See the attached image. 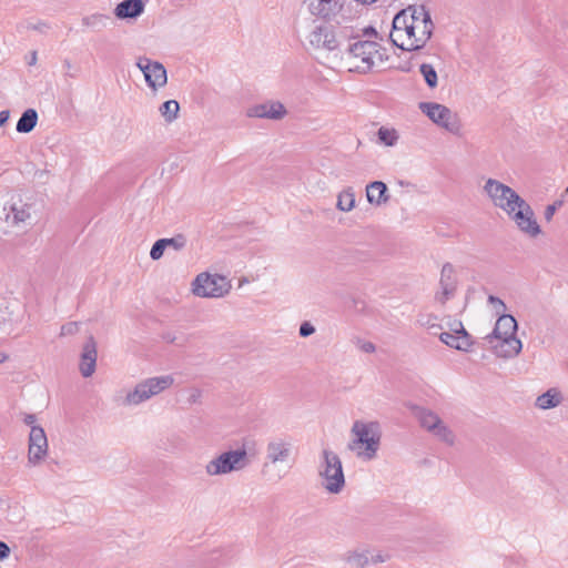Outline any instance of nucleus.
I'll return each instance as SVG.
<instances>
[{"label": "nucleus", "mask_w": 568, "mask_h": 568, "mask_svg": "<svg viewBox=\"0 0 568 568\" xmlns=\"http://www.w3.org/2000/svg\"><path fill=\"white\" fill-rule=\"evenodd\" d=\"M318 479L321 487L329 495H338L345 488L346 479L343 463L336 452L324 447L318 463Z\"/></svg>", "instance_id": "obj_6"}, {"label": "nucleus", "mask_w": 568, "mask_h": 568, "mask_svg": "<svg viewBox=\"0 0 568 568\" xmlns=\"http://www.w3.org/2000/svg\"><path fill=\"white\" fill-rule=\"evenodd\" d=\"M36 200L27 193L12 194L6 205V222L13 227L30 225L34 215Z\"/></svg>", "instance_id": "obj_14"}, {"label": "nucleus", "mask_w": 568, "mask_h": 568, "mask_svg": "<svg viewBox=\"0 0 568 568\" xmlns=\"http://www.w3.org/2000/svg\"><path fill=\"white\" fill-rule=\"evenodd\" d=\"M314 332H315L314 326L308 322L303 323L300 327V335L303 337H307V336L312 335Z\"/></svg>", "instance_id": "obj_35"}, {"label": "nucleus", "mask_w": 568, "mask_h": 568, "mask_svg": "<svg viewBox=\"0 0 568 568\" xmlns=\"http://www.w3.org/2000/svg\"><path fill=\"white\" fill-rule=\"evenodd\" d=\"M420 73L429 88H435L438 82L437 72L432 64L424 63L420 65Z\"/></svg>", "instance_id": "obj_33"}, {"label": "nucleus", "mask_w": 568, "mask_h": 568, "mask_svg": "<svg viewBox=\"0 0 568 568\" xmlns=\"http://www.w3.org/2000/svg\"><path fill=\"white\" fill-rule=\"evenodd\" d=\"M562 402V392L556 387H552L536 397L535 407L539 410H549L559 407Z\"/></svg>", "instance_id": "obj_25"}, {"label": "nucleus", "mask_w": 568, "mask_h": 568, "mask_svg": "<svg viewBox=\"0 0 568 568\" xmlns=\"http://www.w3.org/2000/svg\"><path fill=\"white\" fill-rule=\"evenodd\" d=\"M413 414L418 420L420 427L437 440L447 445H453L455 443V435L453 430L436 413L424 407H414Z\"/></svg>", "instance_id": "obj_16"}, {"label": "nucleus", "mask_w": 568, "mask_h": 568, "mask_svg": "<svg viewBox=\"0 0 568 568\" xmlns=\"http://www.w3.org/2000/svg\"><path fill=\"white\" fill-rule=\"evenodd\" d=\"M382 425L376 419H355L349 428L348 450L362 462L377 458L382 445Z\"/></svg>", "instance_id": "obj_4"}, {"label": "nucleus", "mask_w": 568, "mask_h": 568, "mask_svg": "<svg viewBox=\"0 0 568 568\" xmlns=\"http://www.w3.org/2000/svg\"><path fill=\"white\" fill-rule=\"evenodd\" d=\"M489 302L494 306V308L496 310L497 313L506 314L505 311L507 307L500 298L490 296Z\"/></svg>", "instance_id": "obj_34"}, {"label": "nucleus", "mask_w": 568, "mask_h": 568, "mask_svg": "<svg viewBox=\"0 0 568 568\" xmlns=\"http://www.w3.org/2000/svg\"><path fill=\"white\" fill-rule=\"evenodd\" d=\"M38 122V113L34 109L26 110L17 122L16 130L19 133L31 132Z\"/></svg>", "instance_id": "obj_29"}, {"label": "nucleus", "mask_w": 568, "mask_h": 568, "mask_svg": "<svg viewBox=\"0 0 568 568\" xmlns=\"http://www.w3.org/2000/svg\"><path fill=\"white\" fill-rule=\"evenodd\" d=\"M484 343L497 359L516 358L523 351L516 318L510 314H499L491 331L484 337Z\"/></svg>", "instance_id": "obj_3"}, {"label": "nucleus", "mask_w": 568, "mask_h": 568, "mask_svg": "<svg viewBox=\"0 0 568 568\" xmlns=\"http://www.w3.org/2000/svg\"><path fill=\"white\" fill-rule=\"evenodd\" d=\"M135 65L143 74L148 88L153 93L159 92L168 84V71L161 62L148 57H140Z\"/></svg>", "instance_id": "obj_17"}, {"label": "nucleus", "mask_w": 568, "mask_h": 568, "mask_svg": "<svg viewBox=\"0 0 568 568\" xmlns=\"http://www.w3.org/2000/svg\"><path fill=\"white\" fill-rule=\"evenodd\" d=\"M505 216L513 223L520 234L529 239H538L544 235L542 226L540 225L532 206L526 201V199Z\"/></svg>", "instance_id": "obj_15"}, {"label": "nucleus", "mask_w": 568, "mask_h": 568, "mask_svg": "<svg viewBox=\"0 0 568 568\" xmlns=\"http://www.w3.org/2000/svg\"><path fill=\"white\" fill-rule=\"evenodd\" d=\"M174 244H175V241L173 239L158 240L151 247V251H150L151 260L159 261L163 256L165 250L170 246H174Z\"/></svg>", "instance_id": "obj_31"}, {"label": "nucleus", "mask_w": 568, "mask_h": 568, "mask_svg": "<svg viewBox=\"0 0 568 568\" xmlns=\"http://www.w3.org/2000/svg\"><path fill=\"white\" fill-rule=\"evenodd\" d=\"M367 202L376 207H381L389 201L387 186L382 181H374L366 185Z\"/></svg>", "instance_id": "obj_24"}, {"label": "nucleus", "mask_w": 568, "mask_h": 568, "mask_svg": "<svg viewBox=\"0 0 568 568\" xmlns=\"http://www.w3.org/2000/svg\"><path fill=\"white\" fill-rule=\"evenodd\" d=\"M174 384V377L170 374L153 376L136 384L122 398L121 403L125 406H136L150 398L160 395Z\"/></svg>", "instance_id": "obj_11"}, {"label": "nucleus", "mask_w": 568, "mask_h": 568, "mask_svg": "<svg viewBox=\"0 0 568 568\" xmlns=\"http://www.w3.org/2000/svg\"><path fill=\"white\" fill-rule=\"evenodd\" d=\"M97 343L91 338L84 343L79 358V372L82 377L90 378L93 376L97 369Z\"/></svg>", "instance_id": "obj_22"}, {"label": "nucleus", "mask_w": 568, "mask_h": 568, "mask_svg": "<svg viewBox=\"0 0 568 568\" xmlns=\"http://www.w3.org/2000/svg\"><path fill=\"white\" fill-rule=\"evenodd\" d=\"M78 329V325L75 323H71V324H68V325H64L62 328H61V334L62 335H68V334H72L73 332H75Z\"/></svg>", "instance_id": "obj_38"}, {"label": "nucleus", "mask_w": 568, "mask_h": 568, "mask_svg": "<svg viewBox=\"0 0 568 568\" xmlns=\"http://www.w3.org/2000/svg\"><path fill=\"white\" fill-rule=\"evenodd\" d=\"M248 464L247 452L244 447L221 452L211 458L204 466L209 477H221L240 471Z\"/></svg>", "instance_id": "obj_10"}, {"label": "nucleus", "mask_w": 568, "mask_h": 568, "mask_svg": "<svg viewBox=\"0 0 568 568\" xmlns=\"http://www.w3.org/2000/svg\"><path fill=\"white\" fill-rule=\"evenodd\" d=\"M307 13L320 20H331L342 9L339 0H304Z\"/></svg>", "instance_id": "obj_19"}, {"label": "nucleus", "mask_w": 568, "mask_h": 568, "mask_svg": "<svg viewBox=\"0 0 568 568\" xmlns=\"http://www.w3.org/2000/svg\"><path fill=\"white\" fill-rule=\"evenodd\" d=\"M291 452L290 443L283 439H275L268 443L267 445V458L272 463L285 462L287 460Z\"/></svg>", "instance_id": "obj_27"}, {"label": "nucleus", "mask_w": 568, "mask_h": 568, "mask_svg": "<svg viewBox=\"0 0 568 568\" xmlns=\"http://www.w3.org/2000/svg\"><path fill=\"white\" fill-rule=\"evenodd\" d=\"M483 194L491 207L504 215L525 200L513 186L495 178L485 180Z\"/></svg>", "instance_id": "obj_7"}, {"label": "nucleus", "mask_w": 568, "mask_h": 568, "mask_svg": "<svg viewBox=\"0 0 568 568\" xmlns=\"http://www.w3.org/2000/svg\"><path fill=\"white\" fill-rule=\"evenodd\" d=\"M159 112L165 122L172 123L179 116L180 104L176 100H168L160 105Z\"/></svg>", "instance_id": "obj_30"}, {"label": "nucleus", "mask_w": 568, "mask_h": 568, "mask_svg": "<svg viewBox=\"0 0 568 568\" xmlns=\"http://www.w3.org/2000/svg\"><path fill=\"white\" fill-rule=\"evenodd\" d=\"M355 1L358 3H362V4H371V3L376 2L377 0H355Z\"/></svg>", "instance_id": "obj_40"}, {"label": "nucleus", "mask_w": 568, "mask_h": 568, "mask_svg": "<svg viewBox=\"0 0 568 568\" xmlns=\"http://www.w3.org/2000/svg\"><path fill=\"white\" fill-rule=\"evenodd\" d=\"M376 136L378 143L387 148L397 145L400 138L397 129L386 125H383L377 130Z\"/></svg>", "instance_id": "obj_28"}, {"label": "nucleus", "mask_w": 568, "mask_h": 568, "mask_svg": "<svg viewBox=\"0 0 568 568\" xmlns=\"http://www.w3.org/2000/svg\"><path fill=\"white\" fill-rule=\"evenodd\" d=\"M303 45L312 53L331 54L341 50L342 41L334 27L317 23L304 34Z\"/></svg>", "instance_id": "obj_9"}, {"label": "nucleus", "mask_w": 568, "mask_h": 568, "mask_svg": "<svg viewBox=\"0 0 568 568\" xmlns=\"http://www.w3.org/2000/svg\"><path fill=\"white\" fill-rule=\"evenodd\" d=\"M286 114V108L280 101H265L247 110L248 116L257 119L281 120Z\"/></svg>", "instance_id": "obj_21"}, {"label": "nucleus", "mask_w": 568, "mask_h": 568, "mask_svg": "<svg viewBox=\"0 0 568 568\" xmlns=\"http://www.w3.org/2000/svg\"><path fill=\"white\" fill-rule=\"evenodd\" d=\"M560 205L559 204H550V205H547L546 209H545V219L547 221H551L555 212L557 211L558 206Z\"/></svg>", "instance_id": "obj_36"}, {"label": "nucleus", "mask_w": 568, "mask_h": 568, "mask_svg": "<svg viewBox=\"0 0 568 568\" xmlns=\"http://www.w3.org/2000/svg\"><path fill=\"white\" fill-rule=\"evenodd\" d=\"M10 112L8 110L0 111V129L8 122Z\"/></svg>", "instance_id": "obj_39"}, {"label": "nucleus", "mask_w": 568, "mask_h": 568, "mask_svg": "<svg viewBox=\"0 0 568 568\" xmlns=\"http://www.w3.org/2000/svg\"><path fill=\"white\" fill-rule=\"evenodd\" d=\"M365 33L368 38L351 43L342 57V65L349 72L368 73L388 59L377 32L371 29Z\"/></svg>", "instance_id": "obj_2"}, {"label": "nucleus", "mask_w": 568, "mask_h": 568, "mask_svg": "<svg viewBox=\"0 0 568 568\" xmlns=\"http://www.w3.org/2000/svg\"><path fill=\"white\" fill-rule=\"evenodd\" d=\"M10 555V548L4 541H0V560H4Z\"/></svg>", "instance_id": "obj_37"}, {"label": "nucleus", "mask_w": 568, "mask_h": 568, "mask_svg": "<svg viewBox=\"0 0 568 568\" xmlns=\"http://www.w3.org/2000/svg\"><path fill=\"white\" fill-rule=\"evenodd\" d=\"M28 427L27 435V466L36 468L43 465L49 458L50 446L47 432L34 414H26L22 417Z\"/></svg>", "instance_id": "obj_5"}, {"label": "nucleus", "mask_w": 568, "mask_h": 568, "mask_svg": "<svg viewBox=\"0 0 568 568\" xmlns=\"http://www.w3.org/2000/svg\"><path fill=\"white\" fill-rule=\"evenodd\" d=\"M356 207V194L352 186L339 190L336 194V210L341 213H349Z\"/></svg>", "instance_id": "obj_26"}, {"label": "nucleus", "mask_w": 568, "mask_h": 568, "mask_svg": "<svg viewBox=\"0 0 568 568\" xmlns=\"http://www.w3.org/2000/svg\"><path fill=\"white\" fill-rule=\"evenodd\" d=\"M438 338L448 348L463 354L471 353L476 344L462 322L456 323L452 329L442 332Z\"/></svg>", "instance_id": "obj_18"}, {"label": "nucleus", "mask_w": 568, "mask_h": 568, "mask_svg": "<svg viewBox=\"0 0 568 568\" xmlns=\"http://www.w3.org/2000/svg\"><path fill=\"white\" fill-rule=\"evenodd\" d=\"M345 561L355 568H365L371 564L386 561V557L381 554L371 555L365 549H354L345 554Z\"/></svg>", "instance_id": "obj_23"}, {"label": "nucleus", "mask_w": 568, "mask_h": 568, "mask_svg": "<svg viewBox=\"0 0 568 568\" xmlns=\"http://www.w3.org/2000/svg\"><path fill=\"white\" fill-rule=\"evenodd\" d=\"M459 288V277L457 268L445 263L439 272L437 284L432 294V302L438 308H446L453 302Z\"/></svg>", "instance_id": "obj_13"}, {"label": "nucleus", "mask_w": 568, "mask_h": 568, "mask_svg": "<svg viewBox=\"0 0 568 568\" xmlns=\"http://www.w3.org/2000/svg\"><path fill=\"white\" fill-rule=\"evenodd\" d=\"M417 324L425 329L440 328L439 317L434 313H423L417 317Z\"/></svg>", "instance_id": "obj_32"}, {"label": "nucleus", "mask_w": 568, "mask_h": 568, "mask_svg": "<svg viewBox=\"0 0 568 568\" xmlns=\"http://www.w3.org/2000/svg\"><path fill=\"white\" fill-rule=\"evenodd\" d=\"M146 2V0H122L115 4L113 14L120 21H136L144 14Z\"/></svg>", "instance_id": "obj_20"}, {"label": "nucleus", "mask_w": 568, "mask_h": 568, "mask_svg": "<svg viewBox=\"0 0 568 568\" xmlns=\"http://www.w3.org/2000/svg\"><path fill=\"white\" fill-rule=\"evenodd\" d=\"M434 32L430 12L424 6H408L393 19L390 38L403 50L423 49Z\"/></svg>", "instance_id": "obj_1"}, {"label": "nucleus", "mask_w": 568, "mask_h": 568, "mask_svg": "<svg viewBox=\"0 0 568 568\" xmlns=\"http://www.w3.org/2000/svg\"><path fill=\"white\" fill-rule=\"evenodd\" d=\"M232 288L231 281L219 272L203 271L194 276L190 292L197 298L216 300L226 296Z\"/></svg>", "instance_id": "obj_8"}, {"label": "nucleus", "mask_w": 568, "mask_h": 568, "mask_svg": "<svg viewBox=\"0 0 568 568\" xmlns=\"http://www.w3.org/2000/svg\"><path fill=\"white\" fill-rule=\"evenodd\" d=\"M420 112L437 128L453 135L463 132L462 121L456 112L445 104L427 101L418 104Z\"/></svg>", "instance_id": "obj_12"}]
</instances>
